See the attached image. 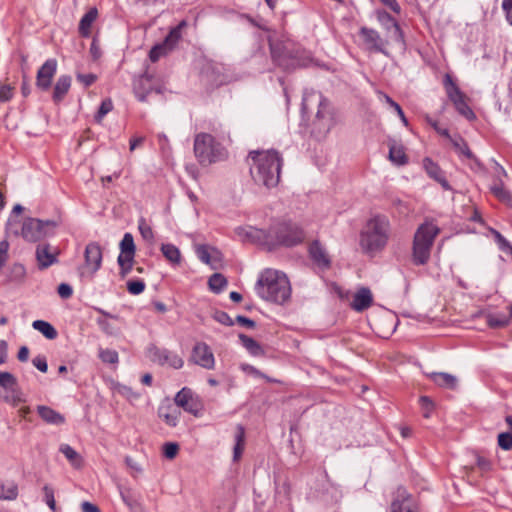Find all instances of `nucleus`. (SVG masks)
Returning a JSON list of instances; mask_svg holds the SVG:
<instances>
[{
    "mask_svg": "<svg viewBox=\"0 0 512 512\" xmlns=\"http://www.w3.org/2000/svg\"><path fill=\"white\" fill-rule=\"evenodd\" d=\"M37 412L47 424L59 426L65 423V417L49 406L39 405Z\"/></svg>",
    "mask_w": 512,
    "mask_h": 512,
    "instance_id": "b1692460",
    "label": "nucleus"
},
{
    "mask_svg": "<svg viewBox=\"0 0 512 512\" xmlns=\"http://www.w3.org/2000/svg\"><path fill=\"white\" fill-rule=\"evenodd\" d=\"M57 226L58 222L55 220L26 218L22 224L21 235L26 241L37 242L54 235Z\"/></svg>",
    "mask_w": 512,
    "mask_h": 512,
    "instance_id": "6e6552de",
    "label": "nucleus"
},
{
    "mask_svg": "<svg viewBox=\"0 0 512 512\" xmlns=\"http://www.w3.org/2000/svg\"><path fill=\"white\" fill-rule=\"evenodd\" d=\"M245 235L252 242L272 252L287 245L288 223L285 219L273 221L267 231L255 227H248L245 231Z\"/></svg>",
    "mask_w": 512,
    "mask_h": 512,
    "instance_id": "39448f33",
    "label": "nucleus"
},
{
    "mask_svg": "<svg viewBox=\"0 0 512 512\" xmlns=\"http://www.w3.org/2000/svg\"><path fill=\"white\" fill-rule=\"evenodd\" d=\"M227 284L228 282L226 277L220 273L212 274L208 280L209 289L216 294L222 292Z\"/></svg>",
    "mask_w": 512,
    "mask_h": 512,
    "instance_id": "4c0bfd02",
    "label": "nucleus"
},
{
    "mask_svg": "<svg viewBox=\"0 0 512 512\" xmlns=\"http://www.w3.org/2000/svg\"><path fill=\"white\" fill-rule=\"evenodd\" d=\"M179 451L177 443L168 442L163 446V454L167 459H174Z\"/></svg>",
    "mask_w": 512,
    "mask_h": 512,
    "instance_id": "6e6d98bb",
    "label": "nucleus"
},
{
    "mask_svg": "<svg viewBox=\"0 0 512 512\" xmlns=\"http://www.w3.org/2000/svg\"><path fill=\"white\" fill-rule=\"evenodd\" d=\"M250 175L256 185L267 189L276 187L280 181L282 158L274 150L250 151L247 157Z\"/></svg>",
    "mask_w": 512,
    "mask_h": 512,
    "instance_id": "f03ea898",
    "label": "nucleus"
},
{
    "mask_svg": "<svg viewBox=\"0 0 512 512\" xmlns=\"http://www.w3.org/2000/svg\"><path fill=\"white\" fill-rule=\"evenodd\" d=\"M57 70L56 59L50 58L40 67L37 72L36 84L39 88L47 90Z\"/></svg>",
    "mask_w": 512,
    "mask_h": 512,
    "instance_id": "f3484780",
    "label": "nucleus"
},
{
    "mask_svg": "<svg viewBox=\"0 0 512 512\" xmlns=\"http://www.w3.org/2000/svg\"><path fill=\"white\" fill-rule=\"evenodd\" d=\"M498 445L504 450L512 448V435L510 433H500L498 435Z\"/></svg>",
    "mask_w": 512,
    "mask_h": 512,
    "instance_id": "bf43d9fd",
    "label": "nucleus"
},
{
    "mask_svg": "<svg viewBox=\"0 0 512 512\" xmlns=\"http://www.w3.org/2000/svg\"><path fill=\"white\" fill-rule=\"evenodd\" d=\"M4 401L9 403L13 407H16L21 403H25L26 397L23 394L22 390L19 388V386H16L13 390L9 391L4 396Z\"/></svg>",
    "mask_w": 512,
    "mask_h": 512,
    "instance_id": "37998d69",
    "label": "nucleus"
},
{
    "mask_svg": "<svg viewBox=\"0 0 512 512\" xmlns=\"http://www.w3.org/2000/svg\"><path fill=\"white\" fill-rule=\"evenodd\" d=\"M440 229L433 222L421 224L415 232L412 247V258L416 265H424L430 259L431 249Z\"/></svg>",
    "mask_w": 512,
    "mask_h": 512,
    "instance_id": "423d86ee",
    "label": "nucleus"
},
{
    "mask_svg": "<svg viewBox=\"0 0 512 512\" xmlns=\"http://www.w3.org/2000/svg\"><path fill=\"white\" fill-rule=\"evenodd\" d=\"M152 91L160 93L159 89H154L152 87V82L149 77L141 76L138 80L135 81L134 93L139 101L145 102L147 100L148 95Z\"/></svg>",
    "mask_w": 512,
    "mask_h": 512,
    "instance_id": "5701e85b",
    "label": "nucleus"
},
{
    "mask_svg": "<svg viewBox=\"0 0 512 512\" xmlns=\"http://www.w3.org/2000/svg\"><path fill=\"white\" fill-rule=\"evenodd\" d=\"M270 49L273 62L286 69L288 66V60L285 47L278 43L270 42Z\"/></svg>",
    "mask_w": 512,
    "mask_h": 512,
    "instance_id": "7c9ffc66",
    "label": "nucleus"
},
{
    "mask_svg": "<svg viewBox=\"0 0 512 512\" xmlns=\"http://www.w3.org/2000/svg\"><path fill=\"white\" fill-rule=\"evenodd\" d=\"M421 408L423 409V416L425 418H429L430 414L433 410V402L432 400L427 396H422L419 400Z\"/></svg>",
    "mask_w": 512,
    "mask_h": 512,
    "instance_id": "13d9d810",
    "label": "nucleus"
},
{
    "mask_svg": "<svg viewBox=\"0 0 512 512\" xmlns=\"http://www.w3.org/2000/svg\"><path fill=\"white\" fill-rule=\"evenodd\" d=\"M71 87V77L68 75H62L57 79L53 91L54 102H60L63 100L65 95L68 93Z\"/></svg>",
    "mask_w": 512,
    "mask_h": 512,
    "instance_id": "c85d7f7f",
    "label": "nucleus"
},
{
    "mask_svg": "<svg viewBox=\"0 0 512 512\" xmlns=\"http://www.w3.org/2000/svg\"><path fill=\"white\" fill-rule=\"evenodd\" d=\"M491 191L500 201L508 205H512V195L504 188L502 180H500V182H495L491 186Z\"/></svg>",
    "mask_w": 512,
    "mask_h": 512,
    "instance_id": "ea45409f",
    "label": "nucleus"
},
{
    "mask_svg": "<svg viewBox=\"0 0 512 512\" xmlns=\"http://www.w3.org/2000/svg\"><path fill=\"white\" fill-rule=\"evenodd\" d=\"M150 357L154 362L160 365H169L174 369H180L184 364L183 359L178 354L167 349L153 347L150 349Z\"/></svg>",
    "mask_w": 512,
    "mask_h": 512,
    "instance_id": "ddd939ff",
    "label": "nucleus"
},
{
    "mask_svg": "<svg viewBox=\"0 0 512 512\" xmlns=\"http://www.w3.org/2000/svg\"><path fill=\"white\" fill-rule=\"evenodd\" d=\"M33 365L41 372L45 373L48 369L46 357L38 355L32 360Z\"/></svg>",
    "mask_w": 512,
    "mask_h": 512,
    "instance_id": "e2e57ef3",
    "label": "nucleus"
},
{
    "mask_svg": "<svg viewBox=\"0 0 512 512\" xmlns=\"http://www.w3.org/2000/svg\"><path fill=\"white\" fill-rule=\"evenodd\" d=\"M239 340L242 346L255 357L264 355V350L262 346L254 340L252 337L247 336L245 334H239Z\"/></svg>",
    "mask_w": 512,
    "mask_h": 512,
    "instance_id": "2f4dec72",
    "label": "nucleus"
},
{
    "mask_svg": "<svg viewBox=\"0 0 512 512\" xmlns=\"http://www.w3.org/2000/svg\"><path fill=\"white\" fill-rule=\"evenodd\" d=\"M372 302L373 296L370 289L362 287L354 294L351 307L355 311L361 312L368 309L372 305Z\"/></svg>",
    "mask_w": 512,
    "mask_h": 512,
    "instance_id": "412c9836",
    "label": "nucleus"
},
{
    "mask_svg": "<svg viewBox=\"0 0 512 512\" xmlns=\"http://www.w3.org/2000/svg\"><path fill=\"white\" fill-rule=\"evenodd\" d=\"M26 278V269L23 264L14 263L8 272L7 279L9 282L21 284Z\"/></svg>",
    "mask_w": 512,
    "mask_h": 512,
    "instance_id": "f704fd0d",
    "label": "nucleus"
},
{
    "mask_svg": "<svg viewBox=\"0 0 512 512\" xmlns=\"http://www.w3.org/2000/svg\"><path fill=\"white\" fill-rule=\"evenodd\" d=\"M158 416L161 418L168 426L175 427L179 422V418L181 416V411L174 404L170 403L169 400L161 403L158 408Z\"/></svg>",
    "mask_w": 512,
    "mask_h": 512,
    "instance_id": "a211bd4d",
    "label": "nucleus"
},
{
    "mask_svg": "<svg viewBox=\"0 0 512 512\" xmlns=\"http://www.w3.org/2000/svg\"><path fill=\"white\" fill-rule=\"evenodd\" d=\"M502 9L505 12L507 21L512 26V0H503Z\"/></svg>",
    "mask_w": 512,
    "mask_h": 512,
    "instance_id": "774afa93",
    "label": "nucleus"
},
{
    "mask_svg": "<svg viewBox=\"0 0 512 512\" xmlns=\"http://www.w3.org/2000/svg\"><path fill=\"white\" fill-rule=\"evenodd\" d=\"M423 166L431 178L440 183L445 190H450L451 187L448 181L445 179L441 169L436 163H434L430 158H425L423 160Z\"/></svg>",
    "mask_w": 512,
    "mask_h": 512,
    "instance_id": "393cba45",
    "label": "nucleus"
},
{
    "mask_svg": "<svg viewBox=\"0 0 512 512\" xmlns=\"http://www.w3.org/2000/svg\"><path fill=\"white\" fill-rule=\"evenodd\" d=\"M184 23H181L179 26L173 28L169 34L165 37L162 43L156 44L149 53V58L152 62H156L165 55L168 51L172 50L176 43L179 41L181 37V27Z\"/></svg>",
    "mask_w": 512,
    "mask_h": 512,
    "instance_id": "9b49d317",
    "label": "nucleus"
},
{
    "mask_svg": "<svg viewBox=\"0 0 512 512\" xmlns=\"http://www.w3.org/2000/svg\"><path fill=\"white\" fill-rule=\"evenodd\" d=\"M449 139L452 141L453 145L460 150V152L465 154L467 157H471V152H470L468 146L461 138H456V139L449 138Z\"/></svg>",
    "mask_w": 512,
    "mask_h": 512,
    "instance_id": "338daca9",
    "label": "nucleus"
},
{
    "mask_svg": "<svg viewBox=\"0 0 512 512\" xmlns=\"http://www.w3.org/2000/svg\"><path fill=\"white\" fill-rule=\"evenodd\" d=\"M304 230L297 226H290V246L301 243L305 239Z\"/></svg>",
    "mask_w": 512,
    "mask_h": 512,
    "instance_id": "de8ad7c7",
    "label": "nucleus"
},
{
    "mask_svg": "<svg viewBox=\"0 0 512 512\" xmlns=\"http://www.w3.org/2000/svg\"><path fill=\"white\" fill-rule=\"evenodd\" d=\"M245 444V430L241 425L237 426L235 434V445L233 449V460L238 461L242 455Z\"/></svg>",
    "mask_w": 512,
    "mask_h": 512,
    "instance_id": "e433bc0d",
    "label": "nucleus"
},
{
    "mask_svg": "<svg viewBox=\"0 0 512 512\" xmlns=\"http://www.w3.org/2000/svg\"><path fill=\"white\" fill-rule=\"evenodd\" d=\"M359 33L369 50L387 54L385 50L387 42L381 38L376 30L362 27Z\"/></svg>",
    "mask_w": 512,
    "mask_h": 512,
    "instance_id": "2eb2a0df",
    "label": "nucleus"
},
{
    "mask_svg": "<svg viewBox=\"0 0 512 512\" xmlns=\"http://www.w3.org/2000/svg\"><path fill=\"white\" fill-rule=\"evenodd\" d=\"M255 291L262 299L283 305L288 300V277L284 272L265 269L258 277Z\"/></svg>",
    "mask_w": 512,
    "mask_h": 512,
    "instance_id": "20e7f679",
    "label": "nucleus"
},
{
    "mask_svg": "<svg viewBox=\"0 0 512 512\" xmlns=\"http://www.w3.org/2000/svg\"><path fill=\"white\" fill-rule=\"evenodd\" d=\"M18 386L17 378L10 372H0V388L5 390L7 393Z\"/></svg>",
    "mask_w": 512,
    "mask_h": 512,
    "instance_id": "c03bdc74",
    "label": "nucleus"
},
{
    "mask_svg": "<svg viewBox=\"0 0 512 512\" xmlns=\"http://www.w3.org/2000/svg\"><path fill=\"white\" fill-rule=\"evenodd\" d=\"M43 493H44V501L48 505V507L53 511L56 512V502L54 497V489L50 485H44L43 487Z\"/></svg>",
    "mask_w": 512,
    "mask_h": 512,
    "instance_id": "09e8293b",
    "label": "nucleus"
},
{
    "mask_svg": "<svg viewBox=\"0 0 512 512\" xmlns=\"http://www.w3.org/2000/svg\"><path fill=\"white\" fill-rule=\"evenodd\" d=\"M191 361L207 370L214 369L215 367L214 354L211 348L204 342H198L194 345Z\"/></svg>",
    "mask_w": 512,
    "mask_h": 512,
    "instance_id": "f8f14e48",
    "label": "nucleus"
},
{
    "mask_svg": "<svg viewBox=\"0 0 512 512\" xmlns=\"http://www.w3.org/2000/svg\"><path fill=\"white\" fill-rule=\"evenodd\" d=\"M391 512H418V508L413 497L400 487L391 503Z\"/></svg>",
    "mask_w": 512,
    "mask_h": 512,
    "instance_id": "4468645a",
    "label": "nucleus"
},
{
    "mask_svg": "<svg viewBox=\"0 0 512 512\" xmlns=\"http://www.w3.org/2000/svg\"><path fill=\"white\" fill-rule=\"evenodd\" d=\"M390 232V221L386 216L376 215L370 218L360 233L359 245L362 251L369 255L382 251L388 244Z\"/></svg>",
    "mask_w": 512,
    "mask_h": 512,
    "instance_id": "7ed1b4c3",
    "label": "nucleus"
},
{
    "mask_svg": "<svg viewBox=\"0 0 512 512\" xmlns=\"http://www.w3.org/2000/svg\"><path fill=\"white\" fill-rule=\"evenodd\" d=\"M309 258L319 271L331 268L332 260L327 249L318 240H314L308 247Z\"/></svg>",
    "mask_w": 512,
    "mask_h": 512,
    "instance_id": "9d476101",
    "label": "nucleus"
},
{
    "mask_svg": "<svg viewBox=\"0 0 512 512\" xmlns=\"http://www.w3.org/2000/svg\"><path fill=\"white\" fill-rule=\"evenodd\" d=\"M492 233L495 237V240L499 246V248L504 252L512 253V246L510 243L503 237L498 231L492 230Z\"/></svg>",
    "mask_w": 512,
    "mask_h": 512,
    "instance_id": "5fc2aeb1",
    "label": "nucleus"
},
{
    "mask_svg": "<svg viewBox=\"0 0 512 512\" xmlns=\"http://www.w3.org/2000/svg\"><path fill=\"white\" fill-rule=\"evenodd\" d=\"M98 16V10L93 7L90 8L81 18L79 23V34L82 37H89L91 35V27Z\"/></svg>",
    "mask_w": 512,
    "mask_h": 512,
    "instance_id": "a878e982",
    "label": "nucleus"
},
{
    "mask_svg": "<svg viewBox=\"0 0 512 512\" xmlns=\"http://www.w3.org/2000/svg\"><path fill=\"white\" fill-rule=\"evenodd\" d=\"M13 97V87L9 84L0 85V102H7Z\"/></svg>",
    "mask_w": 512,
    "mask_h": 512,
    "instance_id": "052dcab7",
    "label": "nucleus"
},
{
    "mask_svg": "<svg viewBox=\"0 0 512 512\" xmlns=\"http://www.w3.org/2000/svg\"><path fill=\"white\" fill-rule=\"evenodd\" d=\"M378 20L386 29H393V35L397 41L402 40V34L397 21L387 12H379Z\"/></svg>",
    "mask_w": 512,
    "mask_h": 512,
    "instance_id": "c756f323",
    "label": "nucleus"
},
{
    "mask_svg": "<svg viewBox=\"0 0 512 512\" xmlns=\"http://www.w3.org/2000/svg\"><path fill=\"white\" fill-rule=\"evenodd\" d=\"M454 106L456 110L467 119H473L475 117L474 112L466 103L465 97L462 100L455 103Z\"/></svg>",
    "mask_w": 512,
    "mask_h": 512,
    "instance_id": "3c124183",
    "label": "nucleus"
},
{
    "mask_svg": "<svg viewBox=\"0 0 512 512\" xmlns=\"http://www.w3.org/2000/svg\"><path fill=\"white\" fill-rule=\"evenodd\" d=\"M194 154L202 166H209L227 157L225 148L208 133H199L195 136Z\"/></svg>",
    "mask_w": 512,
    "mask_h": 512,
    "instance_id": "0eeeda50",
    "label": "nucleus"
},
{
    "mask_svg": "<svg viewBox=\"0 0 512 512\" xmlns=\"http://www.w3.org/2000/svg\"><path fill=\"white\" fill-rule=\"evenodd\" d=\"M427 377L441 388L453 390L456 389L458 385L457 377L446 372H431L427 374Z\"/></svg>",
    "mask_w": 512,
    "mask_h": 512,
    "instance_id": "4be33fe9",
    "label": "nucleus"
},
{
    "mask_svg": "<svg viewBox=\"0 0 512 512\" xmlns=\"http://www.w3.org/2000/svg\"><path fill=\"white\" fill-rule=\"evenodd\" d=\"M175 406L183 408L186 412L191 413L195 416L198 415V407L192 397V391L189 388H182L174 398Z\"/></svg>",
    "mask_w": 512,
    "mask_h": 512,
    "instance_id": "6ab92c4d",
    "label": "nucleus"
},
{
    "mask_svg": "<svg viewBox=\"0 0 512 512\" xmlns=\"http://www.w3.org/2000/svg\"><path fill=\"white\" fill-rule=\"evenodd\" d=\"M163 256L172 264H180L181 253L180 250L173 244H162L160 248Z\"/></svg>",
    "mask_w": 512,
    "mask_h": 512,
    "instance_id": "c9c22d12",
    "label": "nucleus"
},
{
    "mask_svg": "<svg viewBox=\"0 0 512 512\" xmlns=\"http://www.w3.org/2000/svg\"><path fill=\"white\" fill-rule=\"evenodd\" d=\"M301 113L310 121V133L317 139L325 138L336 124L335 112L330 101L319 91L305 89Z\"/></svg>",
    "mask_w": 512,
    "mask_h": 512,
    "instance_id": "f257e3e1",
    "label": "nucleus"
},
{
    "mask_svg": "<svg viewBox=\"0 0 512 512\" xmlns=\"http://www.w3.org/2000/svg\"><path fill=\"white\" fill-rule=\"evenodd\" d=\"M444 85L447 95L453 104L457 103L465 97L449 75L445 76Z\"/></svg>",
    "mask_w": 512,
    "mask_h": 512,
    "instance_id": "473e14b6",
    "label": "nucleus"
},
{
    "mask_svg": "<svg viewBox=\"0 0 512 512\" xmlns=\"http://www.w3.org/2000/svg\"><path fill=\"white\" fill-rule=\"evenodd\" d=\"M36 259L40 269H46L51 265L57 263V251H51V247L48 244L39 245L36 249Z\"/></svg>",
    "mask_w": 512,
    "mask_h": 512,
    "instance_id": "aec40b11",
    "label": "nucleus"
},
{
    "mask_svg": "<svg viewBox=\"0 0 512 512\" xmlns=\"http://www.w3.org/2000/svg\"><path fill=\"white\" fill-rule=\"evenodd\" d=\"M113 109L112 100L107 98L103 100L100 104V107L95 115V121L100 123L102 119Z\"/></svg>",
    "mask_w": 512,
    "mask_h": 512,
    "instance_id": "49530a36",
    "label": "nucleus"
},
{
    "mask_svg": "<svg viewBox=\"0 0 512 512\" xmlns=\"http://www.w3.org/2000/svg\"><path fill=\"white\" fill-rule=\"evenodd\" d=\"M120 254L117 258L134 259L136 246L131 233H125L119 244Z\"/></svg>",
    "mask_w": 512,
    "mask_h": 512,
    "instance_id": "bb28decb",
    "label": "nucleus"
},
{
    "mask_svg": "<svg viewBox=\"0 0 512 512\" xmlns=\"http://www.w3.org/2000/svg\"><path fill=\"white\" fill-rule=\"evenodd\" d=\"M97 79V76L95 74L89 73V74H78L77 80L81 82L85 87H89L92 85Z\"/></svg>",
    "mask_w": 512,
    "mask_h": 512,
    "instance_id": "69168bd1",
    "label": "nucleus"
},
{
    "mask_svg": "<svg viewBox=\"0 0 512 512\" xmlns=\"http://www.w3.org/2000/svg\"><path fill=\"white\" fill-rule=\"evenodd\" d=\"M139 232L144 240L146 241H153L154 239V233L152 228L145 222L144 219H141L139 221L138 225Z\"/></svg>",
    "mask_w": 512,
    "mask_h": 512,
    "instance_id": "864d4df0",
    "label": "nucleus"
},
{
    "mask_svg": "<svg viewBox=\"0 0 512 512\" xmlns=\"http://www.w3.org/2000/svg\"><path fill=\"white\" fill-rule=\"evenodd\" d=\"M117 263L120 268V276L125 278L133 268L134 259L117 258Z\"/></svg>",
    "mask_w": 512,
    "mask_h": 512,
    "instance_id": "603ef678",
    "label": "nucleus"
},
{
    "mask_svg": "<svg viewBox=\"0 0 512 512\" xmlns=\"http://www.w3.org/2000/svg\"><path fill=\"white\" fill-rule=\"evenodd\" d=\"M18 496V486L14 482L0 484V499L15 500Z\"/></svg>",
    "mask_w": 512,
    "mask_h": 512,
    "instance_id": "79ce46f5",
    "label": "nucleus"
},
{
    "mask_svg": "<svg viewBox=\"0 0 512 512\" xmlns=\"http://www.w3.org/2000/svg\"><path fill=\"white\" fill-rule=\"evenodd\" d=\"M32 327L49 340L55 339L58 335L57 330L49 322L44 320L33 321Z\"/></svg>",
    "mask_w": 512,
    "mask_h": 512,
    "instance_id": "72a5a7b5",
    "label": "nucleus"
},
{
    "mask_svg": "<svg viewBox=\"0 0 512 512\" xmlns=\"http://www.w3.org/2000/svg\"><path fill=\"white\" fill-rule=\"evenodd\" d=\"M195 252L198 259L209 265L212 269L217 270L220 267L222 255L216 248L208 245H198Z\"/></svg>",
    "mask_w": 512,
    "mask_h": 512,
    "instance_id": "dca6fc26",
    "label": "nucleus"
},
{
    "mask_svg": "<svg viewBox=\"0 0 512 512\" xmlns=\"http://www.w3.org/2000/svg\"><path fill=\"white\" fill-rule=\"evenodd\" d=\"M57 292L61 298L68 299L72 296L73 289L69 284L61 283L57 288Z\"/></svg>",
    "mask_w": 512,
    "mask_h": 512,
    "instance_id": "0e129e2a",
    "label": "nucleus"
},
{
    "mask_svg": "<svg viewBox=\"0 0 512 512\" xmlns=\"http://www.w3.org/2000/svg\"><path fill=\"white\" fill-rule=\"evenodd\" d=\"M127 290L132 295H139L145 290V283L143 280H129L127 282Z\"/></svg>",
    "mask_w": 512,
    "mask_h": 512,
    "instance_id": "8fccbe9b",
    "label": "nucleus"
},
{
    "mask_svg": "<svg viewBox=\"0 0 512 512\" xmlns=\"http://www.w3.org/2000/svg\"><path fill=\"white\" fill-rule=\"evenodd\" d=\"M389 160L398 166L405 165L408 161L404 147L396 141L389 142Z\"/></svg>",
    "mask_w": 512,
    "mask_h": 512,
    "instance_id": "cd10ccee",
    "label": "nucleus"
},
{
    "mask_svg": "<svg viewBox=\"0 0 512 512\" xmlns=\"http://www.w3.org/2000/svg\"><path fill=\"white\" fill-rule=\"evenodd\" d=\"M97 325L107 335H116L118 331L105 318H97Z\"/></svg>",
    "mask_w": 512,
    "mask_h": 512,
    "instance_id": "4d7b16f0",
    "label": "nucleus"
},
{
    "mask_svg": "<svg viewBox=\"0 0 512 512\" xmlns=\"http://www.w3.org/2000/svg\"><path fill=\"white\" fill-rule=\"evenodd\" d=\"M99 358L108 364H116L119 361V356L117 351L112 349H99Z\"/></svg>",
    "mask_w": 512,
    "mask_h": 512,
    "instance_id": "a18cd8bd",
    "label": "nucleus"
},
{
    "mask_svg": "<svg viewBox=\"0 0 512 512\" xmlns=\"http://www.w3.org/2000/svg\"><path fill=\"white\" fill-rule=\"evenodd\" d=\"M486 323L491 328H503L509 325V318L504 313L488 314Z\"/></svg>",
    "mask_w": 512,
    "mask_h": 512,
    "instance_id": "a19ab883",
    "label": "nucleus"
},
{
    "mask_svg": "<svg viewBox=\"0 0 512 512\" xmlns=\"http://www.w3.org/2000/svg\"><path fill=\"white\" fill-rule=\"evenodd\" d=\"M59 451L69 460L74 467H80L82 463L81 456L68 444H61Z\"/></svg>",
    "mask_w": 512,
    "mask_h": 512,
    "instance_id": "58836bf2",
    "label": "nucleus"
},
{
    "mask_svg": "<svg viewBox=\"0 0 512 512\" xmlns=\"http://www.w3.org/2000/svg\"><path fill=\"white\" fill-rule=\"evenodd\" d=\"M214 319L217 322L226 326H232L234 324L233 319L226 312L223 311L216 312L214 315Z\"/></svg>",
    "mask_w": 512,
    "mask_h": 512,
    "instance_id": "680f3d73",
    "label": "nucleus"
},
{
    "mask_svg": "<svg viewBox=\"0 0 512 512\" xmlns=\"http://www.w3.org/2000/svg\"><path fill=\"white\" fill-rule=\"evenodd\" d=\"M84 265L80 270L81 277L92 279L102 266V249L97 242H90L84 251Z\"/></svg>",
    "mask_w": 512,
    "mask_h": 512,
    "instance_id": "1a4fd4ad",
    "label": "nucleus"
}]
</instances>
